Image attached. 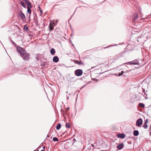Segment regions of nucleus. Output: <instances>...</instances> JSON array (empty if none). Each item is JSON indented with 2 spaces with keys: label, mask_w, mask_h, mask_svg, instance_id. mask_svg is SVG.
Instances as JSON below:
<instances>
[{
  "label": "nucleus",
  "mask_w": 151,
  "mask_h": 151,
  "mask_svg": "<svg viewBox=\"0 0 151 151\" xmlns=\"http://www.w3.org/2000/svg\"><path fill=\"white\" fill-rule=\"evenodd\" d=\"M23 59L26 60H28L29 58L30 55L29 53L27 52L26 51H24V52L21 55Z\"/></svg>",
  "instance_id": "f257e3e1"
},
{
  "label": "nucleus",
  "mask_w": 151,
  "mask_h": 151,
  "mask_svg": "<svg viewBox=\"0 0 151 151\" xmlns=\"http://www.w3.org/2000/svg\"><path fill=\"white\" fill-rule=\"evenodd\" d=\"M75 75L78 76H81L83 73V71L81 69H77L75 71Z\"/></svg>",
  "instance_id": "f03ea898"
},
{
  "label": "nucleus",
  "mask_w": 151,
  "mask_h": 151,
  "mask_svg": "<svg viewBox=\"0 0 151 151\" xmlns=\"http://www.w3.org/2000/svg\"><path fill=\"white\" fill-rule=\"evenodd\" d=\"M142 124V120L141 118H139L136 122V125L138 127H140Z\"/></svg>",
  "instance_id": "7ed1b4c3"
},
{
  "label": "nucleus",
  "mask_w": 151,
  "mask_h": 151,
  "mask_svg": "<svg viewBox=\"0 0 151 151\" xmlns=\"http://www.w3.org/2000/svg\"><path fill=\"white\" fill-rule=\"evenodd\" d=\"M17 50L21 55L24 52V51H26L24 49L20 47H18L17 48Z\"/></svg>",
  "instance_id": "20e7f679"
},
{
  "label": "nucleus",
  "mask_w": 151,
  "mask_h": 151,
  "mask_svg": "<svg viewBox=\"0 0 151 151\" xmlns=\"http://www.w3.org/2000/svg\"><path fill=\"white\" fill-rule=\"evenodd\" d=\"M138 60L137 59H135L133 61L129 62L128 63L130 65H137L138 64Z\"/></svg>",
  "instance_id": "39448f33"
},
{
  "label": "nucleus",
  "mask_w": 151,
  "mask_h": 151,
  "mask_svg": "<svg viewBox=\"0 0 151 151\" xmlns=\"http://www.w3.org/2000/svg\"><path fill=\"white\" fill-rule=\"evenodd\" d=\"M124 146V144L123 143H121L117 145V148L118 150H120L123 148Z\"/></svg>",
  "instance_id": "423d86ee"
},
{
  "label": "nucleus",
  "mask_w": 151,
  "mask_h": 151,
  "mask_svg": "<svg viewBox=\"0 0 151 151\" xmlns=\"http://www.w3.org/2000/svg\"><path fill=\"white\" fill-rule=\"evenodd\" d=\"M133 17V22H134L136 21L138 18V15L137 13H135L134 14Z\"/></svg>",
  "instance_id": "0eeeda50"
},
{
  "label": "nucleus",
  "mask_w": 151,
  "mask_h": 151,
  "mask_svg": "<svg viewBox=\"0 0 151 151\" xmlns=\"http://www.w3.org/2000/svg\"><path fill=\"white\" fill-rule=\"evenodd\" d=\"M52 137H51L47 135L44 141L52 142Z\"/></svg>",
  "instance_id": "6e6552de"
},
{
  "label": "nucleus",
  "mask_w": 151,
  "mask_h": 151,
  "mask_svg": "<svg viewBox=\"0 0 151 151\" xmlns=\"http://www.w3.org/2000/svg\"><path fill=\"white\" fill-rule=\"evenodd\" d=\"M53 61L55 63H57L59 60L57 56H54L52 59Z\"/></svg>",
  "instance_id": "1a4fd4ad"
},
{
  "label": "nucleus",
  "mask_w": 151,
  "mask_h": 151,
  "mask_svg": "<svg viewBox=\"0 0 151 151\" xmlns=\"http://www.w3.org/2000/svg\"><path fill=\"white\" fill-rule=\"evenodd\" d=\"M117 137L120 138H124L125 137V135L123 134H117Z\"/></svg>",
  "instance_id": "9d476101"
},
{
  "label": "nucleus",
  "mask_w": 151,
  "mask_h": 151,
  "mask_svg": "<svg viewBox=\"0 0 151 151\" xmlns=\"http://www.w3.org/2000/svg\"><path fill=\"white\" fill-rule=\"evenodd\" d=\"M19 14L20 17L22 19H24L25 18V16L24 14L22 12V11H21L19 13Z\"/></svg>",
  "instance_id": "9b49d317"
},
{
  "label": "nucleus",
  "mask_w": 151,
  "mask_h": 151,
  "mask_svg": "<svg viewBox=\"0 0 151 151\" xmlns=\"http://www.w3.org/2000/svg\"><path fill=\"white\" fill-rule=\"evenodd\" d=\"M74 62L75 63H77L79 65H83V63L81 61H79L77 60H75L74 61Z\"/></svg>",
  "instance_id": "f8f14e48"
},
{
  "label": "nucleus",
  "mask_w": 151,
  "mask_h": 151,
  "mask_svg": "<svg viewBox=\"0 0 151 151\" xmlns=\"http://www.w3.org/2000/svg\"><path fill=\"white\" fill-rule=\"evenodd\" d=\"M24 1L29 6V7H30L31 8H32V4L29 1H28V0H26Z\"/></svg>",
  "instance_id": "ddd939ff"
},
{
  "label": "nucleus",
  "mask_w": 151,
  "mask_h": 151,
  "mask_svg": "<svg viewBox=\"0 0 151 151\" xmlns=\"http://www.w3.org/2000/svg\"><path fill=\"white\" fill-rule=\"evenodd\" d=\"M133 134L135 136H137L139 134V132L137 130H135L133 132Z\"/></svg>",
  "instance_id": "4468645a"
},
{
  "label": "nucleus",
  "mask_w": 151,
  "mask_h": 151,
  "mask_svg": "<svg viewBox=\"0 0 151 151\" xmlns=\"http://www.w3.org/2000/svg\"><path fill=\"white\" fill-rule=\"evenodd\" d=\"M55 52V50L54 49L52 48L50 50V53L52 55H54Z\"/></svg>",
  "instance_id": "2eb2a0df"
},
{
  "label": "nucleus",
  "mask_w": 151,
  "mask_h": 151,
  "mask_svg": "<svg viewBox=\"0 0 151 151\" xmlns=\"http://www.w3.org/2000/svg\"><path fill=\"white\" fill-rule=\"evenodd\" d=\"M27 12L29 14H30L31 13V10L30 9L31 8L29 6H27Z\"/></svg>",
  "instance_id": "dca6fc26"
},
{
  "label": "nucleus",
  "mask_w": 151,
  "mask_h": 151,
  "mask_svg": "<svg viewBox=\"0 0 151 151\" xmlns=\"http://www.w3.org/2000/svg\"><path fill=\"white\" fill-rule=\"evenodd\" d=\"M49 28H50V29L51 30H52L54 29V26L51 23H50V25L49 26Z\"/></svg>",
  "instance_id": "f3484780"
},
{
  "label": "nucleus",
  "mask_w": 151,
  "mask_h": 151,
  "mask_svg": "<svg viewBox=\"0 0 151 151\" xmlns=\"http://www.w3.org/2000/svg\"><path fill=\"white\" fill-rule=\"evenodd\" d=\"M61 127V124L60 123H58L57 124L56 126V129L57 130H59L60 128Z\"/></svg>",
  "instance_id": "a211bd4d"
},
{
  "label": "nucleus",
  "mask_w": 151,
  "mask_h": 151,
  "mask_svg": "<svg viewBox=\"0 0 151 151\" xmlns=\"http://www.w3.org/2000/svg\"><path fill=\"white\" fill-rule=\"evenodd\" d=\"M20 4L24 8H26V6L24 3L22 1H21L20 2Z\"/></svg>",
  "instance_id": "6ab92c4d"
},
{
  "label": "nucleus",
  "mask_w": 151,
  "mask_h": 151,
  "mask_svg": "<svg viewBox=\"0 0 151 151\" xmlns=\"http://www.w3.org/2000/svg\"><path fill=\"white\" fill-rule=\"evenodd\" d=\"M24 29L27 32L29 30L28 28L27 25H25L24 27Z\"/></svg>",
  "instance_id": "aec40b11"
},
{
  "label": "nucleus",
  "mask_w": 151,
  "mask_h": 151,
  "mask_svg": "<svg viewBox=\"0 0 151 151\" xmlns=\"http://www.w3.org/2000/svg\"><path fill=\"white\" fill-rule=\"evenodd\" d=\"M52 140L54 141H58V139L56 137H54L52 139Z\"/></svg>",
  "instance_id": "412c9836"
},
{
  "label": "nucleus",
  "mask_w": 151,
  "mask_h": 151,
  "mask_svg": "<svg viewBox=\"0 0 151 151\" xmlns=\"http://www.w3.org/2000/svg\"><path fill=\"white\" fill-rule=\"evenodd\" d=\"M139 105L142 108H144L145 107V105L143 104L139 103Z\"/></svg>",
  "instance_id": "4be33fe9"
},
{
  "label": "nucleus",
  "mask_w": 151,
  "mask_h": 151,
  "mask_svg": "<svg viewBox=\"0 0 151 151\" xmlns=\"http://www.w3.org/2000/svg\"><path fill=\"white\" fill-rule=\"evenodd\" d=\"M66 127L67 128H70V126L69 124L66 123Z\"/></svg>",
  "instance_id": "5701e85b"
},
{
  "label": "nucleus",
  "mask_w": 151,
  "mask_h": 151,
  "mask_svg": "<svg viewBox=\"0 0 151 151\" xmlns=\"http://www.w3.org/2000/svg\"><path fill=\"white\" fill-rule=\"evenodd\" d=\"M143 127L145 129H147V124L145 123L143 125Z\"/></svg>",
  "instance_id": "b1692460"
},
{
  "label": "nucleus",
  "mask_w": 151,
  "mask_h": 151,
  "mask_svg": "<svg viewBox=\"0 0 151 151\" xmlns=\"http://www.w3.org/2000/svg\"><path fill=\"white\" fill-rule=\"evenodd\" d=\"M96 144L95 142L94 144H91V145L92 147H95L96 146Z\"/></svg>",
  "instance_id": "393cba45"
},
{
  "label": "nucleus",
  "mask_w": 151,
  "mask_h": 151,
  "mask_svg": "<svg viewBox=\"0 0 151 151\" xmlns=\"http://www.w3.org/2000/svg\"><path fill=\"white\" fill-rule=\"evenodd\" d=\"M142 89L143 90V92L144 93L145 95H147V94H146V93L145 92V90L143 88H142Z\"/></svg>",
  "instance_id": "a878e982"
},
{
  "label": "nucleus",
  "mask_w": 151,
  "mask_h": 151,
  "mask_svg": "<svg viewBox=\"0 0 151 151\" xmlns=\"http://www.w3.org/2000/svg\"><path fill=\"white\" fill-rule=\"evenodd\" d=\"M124 73V71H121V73H122L121 74H120V73L119 74V76H120L121 75H122L123 74V73Z\"/></svg>",
  "instance_id": "bb28decb"
},
{
  "label": "nucleus",
  "mask_w": 151,
  "mask_h": 151,
  "mask_svg": "<svg viewBox=\"0 0 151 151\" xmlns=\"http://www.w3.org/2000/svg\"><path fill=\"white\" fill-rule=\"evenodd\" d=\"M38 8H39L40 11L41 13H42V11L40 7V6L38 7Z\"/></svg>",
  "instance_id": "cd10ccee"
},
{
  "label": "nucleus",
  "mask_w": 151,
  "mask_h": 151,
  "mask_svg": "<svg viewBox=\"0 0 151 151\" xmlns=\"http://www.w3.org/2000/svg\"><path fill=\"white\" fill-rule=\"evenodd\" d=\"M148 122V119H146L145 121V123H146V124H147V123Z\"/></svg>",
  "instance_id": "c85d7f7f"
},
{
  "label": "nucleus",
  "mask_w": 151,
  "mask_h": 151,
  "mask_svg": "<svg viewBox=\"0 0 151 151\" xmlns=\"http://www.w3.org/2000/svg\"><path fill=\"white\" fill-rule=\"evenodd\" d=\"M70 139L71 140H73L74 141H75V138H73V137H72L70 138Z\"/></svg>",
  "instance_id": "c756f323"
},
{
  "label": "nucleus",
  "mask_w": 151,
  "mask_h": 151,
  "mask_svg": "<svg viewBox=\"0 0 151 151\" xmlns=\"http://www.w3.org/2000/svg\"><path fill=\"white\" fill-rule=\"evenodd\" d=\"M73 78H71L70 79V81H73Z\"/></svg>",
  "instance_id": "7c9ffc66"
},
{
  "label": "nucleus",
  "mask_w": 151,
  "mask_h": 151,
  "mask_svg": "<svg viewBox=\"0 0 151 151\" xmlns=\"http://www.w3.org/2000/svg\"><path fill=\"white\" fill-rule=\"evenodd\" d=\"M35 59L37 60H39V58L38 57H36Z\"/></svg>",
  "instance_id": "2f4dec72"
},
{
  "label": "nucleus",
  "mask_w": 151,
  "mask_h": 151,
  "mask_svg": "<svg viewBox=\"0 0 151 151\" xmlns=\"http://www.w3.org/2000/svg\"><path fill=\"white\" fill-rule=\"evenodd\" d=\"M43 149H45V146L43 147Z\"/></svg>",
  "instance_id": "473e14b6"
},
{
  "label": "nucleus",
  "mask_w": 151,
  "mask_h": 151,
  "mask_svg": "<svg viewBox=\"0 0 151 151\" xmlns=\"http://www.w3.org/2000/svg\"><path fill=\"white\" fill-rule=\"evenodd\" d=\"M66 140H64V141H62L61 142H65Z\"/></svg>",
  "instance_id": "72a5a7b5"
},
{
  "label": "nucleus",
  "mask_w": 151,
  "mask_h": 151,
  "mask_svg": "<svg viewBox=\"0 0 151 151\" xmlns=\"http://www.w3.org/2000/svg\"><path fill=\"white\" fill-rule=\"evenodd\" d=\"M150 135H151V131L150 132Z\"/></svg>",
  "instance_id": "f704fd0d"
},
{
  "label": "nucleus",
  "mask_w": 151,
  "mask_h": 151,
  "mask_svg": "<svg viewBox=\"0 0 151 151\" xmlns=\"http://www.w3.org/2000/svg\"><path fill=\"white\" fill-rule=\"evenodd\" d=\"M40 151H44V150H42Z\"/></svg>",
  "instance_id": "c9c22d12"
},
{
  "label": "nucleus",
  "mask_w": 151,
  "mask_h": 151,
  "mask_svg": "<svg viewBox=\"0 0 151 151\" xmlns=\"http://www.w3.org/2000/svg\"><path fill=\"white\" fill-rule=\"evenodd\" d=\"M83 87H84V86H83L81 88H81H83Z\"/></svg>",
  "instance_id": "e433bc0d"
},
{
  "label": "nucleus",
  "mask_w": 151,
  "mask_h": 151,
  "mask_svg": "<svg viewBox=\"0 0 151 151\" xmlns=\"http://www.w3.org/2000/svg\"><path fill=\"white\" fill-rule=\"evenodd\" d=\"M147 18H148L147 17H146V18H145V19H147Z\"/></svg>",
  "instance_id": "4c0bfd02"
},
{
  "label": "nucleus",
  "mask_w": 151,
  "mask_h": 151,
  "mask_svg": "<svg viewBox=\"0 0 151 151\" xmlns=\"http://www.w3.org/2000/svg\"><path fill=\"white\" fill-rule=\"evenodd\" d=\"M69 109V108H68L67 109V110H68V109Z\"/></svg>",
  "instance_id": "58836bf2"
},
{
  "label": "nucleus",
  "mask_w": 151,
  "mask_h": 151,
  "mask_svg": "<svg viewBox=\"0 0 151 151\" xmlns=\"http://www.w3.org/2000/svg\"><path fill=\"white\" fill-rule=\"evenodd\" d=\"M69 142H68V143H67V144H69Z\"/></svg>",
  "instance_id": "ea45409f"
},
{
  "label": "nucleus",
  "mask_w": 151,
  "mask_h": 151,
  "mask_svg": "<svg viewBox=\"0 0 151 151\" xmlns=\"http://www.w3.org/2000/svg\"><path fill=\"white\" fill-rule=\"evenodd\" d=\"M33 151H36V150H34Z\"/></svg>",
  "instance_id": "a19ab883"
},
{
  "label": "nucleus",
  "mask_w": 151,
  "mask_h": 151,
  "mask_svg": "<svg viewBox=\"0 0 151 151\" xmlns=\"http://www.w3.org/2000/svg\"><path fill=\"white\" fill-rule=\"evenodd\" d=\"M54 23L53 22L52 23V24H53Z\"/></svg>",
  "instance_id": "79ce46f5"
},
{
  "label": "nucleus",
  "mask_w": 151,
  "mask_h": 151,
  "mask_svg": "<svg viewBox=\"0 0 151 151\" xmlns=\"http://www.w3.org/2000/svg\"><path fill=\"white\" fill-rule=\"evenodd\" d=\"M37 151H39V150H37Z\"/></svg>",
  "instance_id": "37998d69"
}]
</instances>
